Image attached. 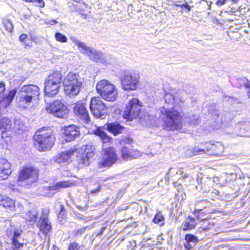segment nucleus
Wrapping results in <instances>:
<instances>
[{"label":"nucleus","mask_w":250,"mask_h":250,"mask_svg":"<svg viewBox=\"0 0 250 250\" xmlns=\"http://www.w3.org/2000/svg\"><path fill=\"white\" fill-rule=\"evenodd\" d=\"M166 103L173 104V107L167 109L163 107L159 113V118L163 122V127L167 131H175L182 127V117L177 110L184 104L181 99L175 97L170 94H166L165 96Z\"/></svg>","instance_id":"nucleus-1"},{"label":"nucleus","mask_w":250,"mask_h":250,"mask_svg":"<svg viewBox=\"0 0 250 250\" xmlns=\"http://www.w3.org/2000/svg\"><path fill=\"white\" fill-rule=\"evenodd\" d=\"M40 88L36 85H23L20 89L16 101L20 107L26 108L33 104L40 96Z\"/></svg>","instance_id":"nucleus-2"},{"label":"nucleus","mask_w":250,"mask_h":250,"mask_svg":"<svg viewBox=\"0 0 250 250\" xmlns=\"http://www.w3.org/2000/svg\"><path fill=\"white\" fill-rule=\"evenodd\" d=\"M76 153L77 161L79 165H86L89 159L94 155V148L90 145H83L78 148H72L69 150L61 153V157L65 162H68L71 157Z\"/></svg>","instance_id":"nucleus-3"},{"label":"nucleus","mask_w":250,"mask_h":250,"mask_svg":"<svg viewBox=\"0 0 250 250\" xmlns=\"http://www.w3.org/2000/svg\"><path fill=\"white\" fill-rule=\"evenodd\" d=\"M35 148L40 151L49 150L53 146L55 136L51 129L41 128L37 131L34 137Z\"/></svg>","instance_id":"nucleus-4"},{"label":"nucleus","mask_w":250,"mask_h":250,"mask_svg":"<svg viewBox=\"0 0 250 250\" xmlns=\"http://www.w3.org/2000/svg\"><path fill=\"white\" fill-rule=\"evenodd\" d=\"M64 91L68 96H74L81 90L82 82L79 75L73 72H69L63 81Z\"/></svg>","instance_id":"nucleus-5"},{"label":"nucleus","mask_w":250,"mask_h":250,"mask_svg":"<svg viewBox=\"0 0 250 250\" xmlns=\"http://www.w3.org/2000/svg\"><path fill=\"white\" fill-rule=\"evenodd\" d=\"M96 89L97 93L105 101L114 102L118 97L117 88L108 80H102L97 83Z\"/></svg>","instance_id":"nucleus-6"},{"label":"nucleus","mask_w":250,"mask_h":250,"mask_svg":"<svg viewBox=\"0 0 250 250\" xmlns=\"http://www.w3.org/2000/svg\"><path fill=\"white\" fill-rule=\"evenodd\" d=\"M62 75L56 71L49 75L44 83L45 101L46 98L55 96L59 92L62 82Z\"/></svg>","instance_id":"nucleus-7"},{"label":"nucleus","mask_w":250,"mask_h":250,"mask_svg":"<svg viewBox=\"0 0 250 250\" xmlns=\"http://www.w3.org/2000/svg\"><path fill=\"white\" fill-rule=\"evenodd\" d=\"M39 171L32 167H25L19 172L17 183L19 186H29L35 184L38 180Z\"/></svg>","instance_id":"nucleus-8"},{"label":"nucleus","mask_w":250,"mask_h":250,"mask_svg":"<svg viewBox=\"0 0 250 250\" xmlns=\"http://www.w3.org/2000/svg\"><path fill=\"white\" fill-rule=\"evenodd\" d=\"M70 40L77 46L78 49L83 54L88 56L93 62L105 63V55L94 48L87 46L84 43L80 41L75 37H70Z\"/></svg>","instance_id":"nucleus-9"},{"label":"nucleus","mask_w":250,"mask_h":250,"mask_svg":"<svg viewBox=\"0 0 250 250\" xmlns=\"http://www.w3.org/2000/svg\"><path fill=\"white\" fill-rule=\"evenodd\" d=\"M142 103L137 98L129 96L126 103L123 116L129 120L136 119L141 111Z\"/></svg>","instance_id":"nucleus-10"},{"label":"nucleus","mask_w":250,"mask_h":250,"mask_svg":"<svg viewBox=\"0 0 250 250\" xmlns=\"http://www.w3.org/2000/svg\"><path fill=\"white\" fill-rule=\"evenodd\" d=\"M21 232L20 228L16 227L13 222H9V226L6 229V234L11 238L12 243L10 246L4 250H23L24 244L19 242L18 240Z\"/></svg>","instance_id":"nucleus-11"},{"label":"nucleus","mask_w":250,"mask_h":250,"mask_svg":"<svg viewBox=\"0 0 250 250\" xmlns=\"http://www.w3.org/2000/svg\"><path fill=\"white\" fill-rule=\"evenodd\" d=\"M45 110L48 113L52 114L54 116L60 118L67 117L69 109L60 101H55L51 104H47Z\"/></svg>","instance_id":"nucleus-12"},{"label":"nucleus","mask_w":250,"mask_h":250,"mask_svg":"<svg viewBox=\"0 0 250 250\" xmlns=\"http://www.w3.org/2000/svg\"><path fill=\"white\" fill-rule=\"evenodd\" d=\"M90 109L93 115L98 118L104 119L107 114V108L99 97H93L91 99Z\"/></svg>","instance_id":"nucleus-13"},{"label":"nucleus","mask_w":250,"mask_h":250,"mask_svg":"<svg viewBox=\"0 0 250 250\" xmlns=\"http://www.w3.org/2000/svg\"><path fill=\"white\" fill-rule=\"evenodd\" d=\"M140 76L138 74L127 72L121 79L123 89L134 90L137 89L139 83Z\"/></svg>","instance_id":"nucleus-14"},{"label":"nucleus","mask_w":250,"mask_h":250,"mask_svg":"<svg viewBox=\"0 0 250 250\" xmlns=\"http://www.w3.org/2000/svg\"><path fill=\"white\" fill-rule=\"evenodd\" d=\"M102 159L99 163L100 168L109 167L115 163L117 156L113 147L106 148L103 150Z\"/></svg>","instance_id":"nucleus-15"},{"label":"nucleus","mask_w":250,"mask_h":250,"mask_svg":"<svg viewBox=\"0 0 250 250\" xmlns=\"http://www.w3.org/2000/svg\"><path fill=\"white\" fill-rule=\"evenodd\" d=\"M75 115L83 120L85 123L90 122V117L84 103L79 102L74 104L73 107Z\"/></svg>","instance_id":"nucleus-16"},{"label":"nucleus","mask_w":250,"mask_h":250,"mask_svg":"<svg viewBox=\"0 0 250 250\" xmlns=\"http://www.w3.org/2000/svg\"><path fill=\"white\" fill-rule=\"evenodd\" d=\"M63 134L66 141L71 142L79 135V128L75 125L66 126Z\"/></svg>","instance_id":"nucleus-17"},{"label":"nucleus","mask_w":250,"mask_h":250,"mask_svg":"<svg viewBox=\"0 0 250 250\" xmlns=\"http://www.w3.org/2000/svg\"><path fill=\"white\" fill-rule=\"evenodd\" d=\"M11 172L10 163L5 159H0V180L6 179Z\"/></svg>","instance_id":"nucleus-18"},{"label":"nucleus","mask_w":250,"mask_h":250,"mask_svg":"<svg viewBox=\"0 0 250 250\" xmlns=\"http://www.w3.org/2000/svg\"><path fill=\"white\" fill-rule=\"evenodd\" d=\"M40 231L46 234L51 229V223L48 219L47 214L43 213L37 224Z\"/></svg>","instance_id":"nucleus-19"},{"label":"nucleus","mask_w":250,"mask_h":250,"mask_svg":"<svg viewBox=\"0 0 250 250\" xmlns=\"http://www.w3.org/2000/svg\"><path fill=\"white\" fill-rule=\"evenodd\" d=\"M183 173L184 171L181 168L171 167L169 169L167 172L166 178H167V180L172 178L173 181L179 180L180 178L184 179L188 177V174L184 173L183 176H182Z\"/></svg>","instance_id":"nucleus-20"},{"label":"nucleus","mask_w":250,"mask_h":250,"mask_svg":"<svg viewBox=\"0 0 250 250\" xmlns=\"http://www.w3.org/2000/svg\"><path fill=\"white\" fill-rule=\"evenodd\" d=\"M17 92V89H14L10 90L8 94L3 95L0 100V109L6 108L10 105Z\"/></svg>","instance_id":"nucleus-21"},{"label":"nucleus","mask_w":250,"mask_h":250,"mask_svg":"<svg viewBox=\"0 0 250 250\" xmlns=\"http://www.w3.org/2000/svg\"><path fill=\"white\" fill-rule=\"evenodd\" d=\"M121 156L124 159L129 160L137 158L140 156V152L138 151L131 149L127 146H123L121 149Z\"/></svg>","instance_id":"nucleus-22"},{"label":"nucleus","mask_w":250,"mask_h":250,"mask_svg":"<svg viewBox=\"0 0 250 250\" xmlns=\"http://www.w3.org/2000/svg\"><path fill=\"white\" fill-rule=\"evenodd\" d=\"M105 126L107 130L113 133L114 136L121 134L124 130V127L117 122L107 123Z\"/></svg>","instance_id":"nucleus-23"},{"label":"nucleus","mask_w":250,"mask_h":250,"mask_svg":"<svg viewBox=\"0 0 250 250\" xmlns=\"http://www.w3.org/2000/svg\"><path fill=\"white\" fill-rule=\"evenodd\" d=\"M184 243L185 248L188 250L194 247L198 242V238L195 235L192 234H187L185 235Z\"/></svg>","instance_id":"nucleus-24"},{"label":"nucleus","mask_w":250,"mask_h":250,"mask_svg":"<svg viewBox=\"0 0 250 250\" xmlns=\"http://www.w3.org/2000/svg\"><path fill=\"white\" fill-rule=\"evenodd\" d=\"M0 206L12 210L15 208V202L9 197L0 195Z\"/></svg>","instance_id":"nucleus-25"},{"label":"nucleus","mask_w":250,"mask_h":250,"mask_svg":"<svg viewBox=\"0 0 250 250\" xmlns=\"http://www.w3.org/2000/svg\"><path fill=\"white\" fill-rule=\"evenodd\" d=\"M39 215V211L35 209H31L26 212L24 217L29 225H34L36 222Z\"/></svg>","instance_id":"nucleus-26"},{"label":"nucleus","mask_w":250,"mask_h":250,"mask_svg":"<svg viewBox=\"0 0 250 250\" xmlns=\"http://www.w3.org/2000/svg\"><path fill=\"white\" fill-rule=\"evenodd\" d=\"M196 225V219L188 216L184 224L182 226L183 230H190L195 228Z\"/></svg>","instance_id":"nucleus-27"},{"label":"nucleus","mask_w":250,"mask_h":250,"mask_svg":"<svg viewBox=\"0 0 250 250\" xmlns=\"http://www.w3.org/2000/svg\"><path fill=\"white\" fill-rule=\"evenodd\" d=\"M94 133L100 137L103 143L110 142L111 138L107 135L101 127H98L94 132Z\"/></svg>","instance_id":"nucleus-28"},{"label":"nucleus","mask_w":250,"mask_h":250,"mask_svg":"<svg viewBox=\"0 0 250 250\" xmlns=\"http://www.w3.org/2000/svg\"><path fill=\"white\" fill-rule=\"evenodd\" d=\"M72 185V184L67 181H63L57 183L55 185L48 187L47 188L48 190H56L61 188H66L70 187Z\"/></svg>","instance_id":"nucleus-29"},{"label":"nucleus","mask_w":250,"mask_h":250,"mask_svg":"<svg viewBox=\"0 0 250 250\" xmlns=\"http://www.w3.org/2000/svg\"><path fill=\"white\" fill-rule=\"evenodd\" d=\"M12 126L11 121L7 117L0 119V129H3L5 131L9 130Z\"/></svg>","instance_id":"nucleus-30"},{"label":"nucleus","mask_w":250,"mask_h":250,"mask_svg":"<svg viewBox=\"0 0 250 250\" xmlns=\"http://www.w3.org/2000/svg\"><path fill=\"white\" fill-rule=\"evenodd\" d=\"M214 225V222L212 220H205L202 221V225L200 229L204 231H208Z\"/></svg>","instance_id":"nucleus-31"},{"label":"nucleus","mask_w":250,"mask_h":250,"mask_svg":"<svg viewBox=\"0 0 250 250\" xmlns=\"http://www.w3.org/2000/svg\"><path fill=\"white\" fill-rule=\"evenodd\" d=\"M210 148H201L199 147H196L193 148L192 150H190L191 152V154L187 153V155L189 157H191L193 155L199 154L200 153H206V151L208 150Z\"/></svg>","instance_id":"nucleus-32"},{"label":"nucleus","mask_w":250,"mask_h":250,"mask_svg":"<svg viewBox=\"0 0 250 250\" xmlns=\"http://www.w3.org/2000/svg\"><path fill=\"white\" fill-rule=\"evenodd\" d=\"M105 63H102L105 66L110 67V66H114L116 63V60L115 58H112L109 56L105 55Z\"/></svg>","instance_id":"nucleus-33"},{"label":"nucleus","mask_w":250,"mask_h":250,"mask_svg":"<svg viewBox=\"0 0 250 250\" xmlns=\"http://www.w3.org/2000/svg\"><path fill=\"white\" fill-rule=\"evenodd\" d=\"M239 0H217L216 4L218 6H222L225 4H228L232 5L234 3L238 2Z\"/></svg>","instance_id":"nucleus-34"},{"label":"nucleus","mask_w":250,"mask_h":250,"mask_svg":"<svg viewBox=\"0 0 250 250\" xmlns=\"http://www.w3.org/2000/svg\"><path fill=\"white\" fill-rule=\"evenodd\" d=\"M153 222L157 224H160L161 226L164 224V218L161 212H158L155 215L153 219Z\"/></svg>","instance_id":"nucleus-35"},{"label":"nucleus","mask_w":250,"mask_h":250,"mask_svg":"<svg viewBox=\"0 0 250 250\" xmlns=\"http://www.w3.org/2000/svg\"><path fill=\"white\" fill-rule=\"evenodd\" d=\"M2 24L6 31L10 33L12 32L13 25L9 20L6 19L3 20Z\"/></svg>","instance_id":"nucleus-36"},{"label":"nucleus","mask_w":250,"mask_h":250,"mask_svg":"<svg viewBox=\"0 0 250 250\" xmlns=\"http://www.w3.org/2000/svg\"><path fill=\"white\" fill-rule=\"evenodd\" d=\"M186 122L191 125H196L199 123V117L196 115H191L187 119Z\"/></svg>","instance_id":"nucleus-37"},{"label":"nucleus","mask_w":250,"mask_h":250,"mask_svg":"<svg viewBox=\"0 0 250 250\" xmlns=\"http://www.w3.org/2000/svg\"><path fill=\"white\" fill-rule=\"evenodd\" d=\"M55 38L58 42L62 43H65L67 42V37L65 35L59 32L55 33Z\"/></svg>","instance_id":"nucleus-38"},{"label":"nucleus","mask_w":250,"mask_h":250,"mask_svg":"<svg viewBox=\"0 0 250 250\" xmlns=\"http://www.w3.org/2000/svg\"><path fill=\"white\" fill-rule=\"evenodd\" d=\"M14 126L17 130H22L24 127L23 121L20 119H15L14 121Z\"/></svg>","instance_id":"nucleus-39"},{"label":"nucleus","mask_w":250,"mask_h":250,"mask_svg":"<svg viewBox=\"0 0 250 250\" xmlns=\"http://www.w3.org/2000/svg\"><path fill=\"white\" fill-rule=\"evenodd\" d=\"M87 228H91V227L90 226H85L82 227L79 229H75L74 231V233L76 236H81L85 232Z\"/></svg>","instance_id":"nucleus-40"},{"label":"nucleus","mask_w":250,"mask_h":250,"mask_svg":"<svg viewBox=\"0 0 250 250\" xmlns=\"http://www.w3.org/2000/svg\"><path fill=\"white\" fill-rule=\"evenodd\" d=\"M244 86L246 88L248 93V96L250 98V83L246 78H243Z\"/></svg>","instance_id":"nucleus-41"},{"label":"nucleus","mask_w":250,"mask_h":250,"mask_svg":"<svg viewBox=\"0 0 250 250\" xmlns=\"http://www.w3.org/2000/svg\"><path fill=\"white\" fill-rule=\"evenodd\" d=\"M80 247L78 243L76 242H72L70 244L68 248V250H79Z\"/></svg>","instance_id":"nucleus-42"},{"label":"nucleus","mask_w":250,"mask_h":250,"mask_svg":"<svg viewBox=\"0 0 250 250\" xmlns=\"http://www.w3.org/2000/svg\"><path fill=\"white\" fill-rule=\"evenodd\" d=\"M60 209H61V210H60V211L59 213L58 217L59 218H61L63 219V218H64L65 217V213H64L65 208H64V207L62 205H61L60 206Z\"/></svg>","instance_id":"nucleus-43"},{"label":"nucleus","mask_w":250,"mask_h":250,"mask_svg":"<svg viewBox=\"0 0 250 250\" xmlns=\"http://www.w3.org/2000/svg\"><path fill=\"white\" fill-rule=\"evenodd\" d=\"M27 37L28 36H27V34H22L21 35V36L19 37V40L21 42H24V45L25 46H28V44H27L26 43V40L27 38Z\"/></svg>","instance_id":"nucleus-44"},{"label":"nucleus","mask_w":250,"mask_h":250,"mask_svg":"<svg viewBox=\"0 0 250 250\" xmlns=\"http://www.w3.org/2000/svg\"><path fill=\"white\" fill-rule=\"evenodd\" d=\"M175 5L176 6L180 7L182 8L186 9L188 11L190 10V6L188 5L187 2H185L183 4H175Z\"/></svg>","instance_id":"nucleus-45"},{"label":"nucleus","mask_w":250,"mask_h":250,"mask_svg":"<svg viewBox=\"0 0 250 250\" xmlns=\"http://www.w3.org/2000/svg\"><path fill=\"white\" fill-rule=\"evenodd\" d=\"M62 155H61V154L60 153L59 154H58L57 156H56V157H55L54 158V161L57 163H59V164H61L62 163H63V162H65L64 160H63L62 159V157H61Z\"/></svg>","instance_id":"nucleus-46"},{"label":"nucleus","mask_w":250,"mask_h":250,"mask_svg":"<svg viewBox=\"0 0 250 250\" xmlns=\"http://www.w3.org/2000/svg\"><path fill=\"white\" fill-rule=\"evenodd\" d=\"M95 220H96V218L92 216H84L83 218V220L85 223H88L90 221H93Z\"/></svg>","instance_id":"nucleus-47"},{"label":"nucleus","mask_w":250,"mask_h":250,"mask_svg":"<svg viewBox=\"0 0 250 250\" xmlns=\"http://www.w3.org/2000/svg\"><path fill=\"white\" fill-rule=\"evenodd\" d=\"M5 89V84L3 82L0 83V93L3 92Z\"/></svg>","instance_id":"nucleus-48"},{"label":"nucleus","mask_w":250,"mask_h":250,"mask_svg":"<svg viewBox=\"0 0 250 250\" xmlns=\"http://www.w3.org/2000/svg\"><path fill=\"white\" fill-rule=\"evenodd\" d=\"M200 190L204 193H208L209 191V188H206L202 185L200 186Z\"/></svg>","instance_id":"nucleus-49"},{"label":"nucleus","mask_w":250,"mask_h":250,"mask_svg":"<svg viewBox=\"0 0 250 250\" xmlns=\"http://www.w3.org/2000/svg\"><path fill=\"white\" fill-rule=\"evenodd\" d=\"M57 22H58L56 20H52L49 21L47 22H46V23L49 24L51 25H54V24H56Z\"/></svg>","instance_id":"nucleus-50"},{"label":"nucleus","mask_w":250,"mask_h":250,"mask_svg":"<svg viewBox=\"0 0 250 250\" xmlns=\"http://www.w3.org/2000/svg\"><path fill=\"white\" fill-rule=\"evenodd\" d=\"M101 187L100 185H99L98 188L96 189L92 190L91 191V193H96L99 192L101 190Z\"/></svg>","instance_id":"nucleus-51"},{"label":"nucleus","mask_w":250,"mask_h":250,"mask_svg":"<svg viewBox=\"0 0 250 250\" xmlns=\"http://www.w3.org/2000/svg\"><path fill=\"white\" fill-rule=\"evenodd\" d=\"M219 193V192L218 190H215V191H212L210 193L211 197H214L215 196L218 195Z\"/></svg>","instance_id":"nucleus-52"},{"label":"nucleus","mask_w":250,"mask_h":250,"mask_svg":"<svg viewBox=\"0 0 250 250\" xmlns=\"http://www.w3.org/2000/svg\"><path fill=\"white\" fill-rule=\"evenodd\" d=\"M39 6L41 7H43L44 6V2L43 0H38Z\"/></svg>","instance_id":"nucleus-53"},{"label":"nucleus","mask_w":250,"mask_h":250,"mask_svg":"<svg viewBox=\"0 0 250 250\" xmlns=\"http://www.w3.org/2000/svg\"><path fill=\"white\" fill-rule=\"evenodd\" d=\"M75 213L78 218L83 220V218L84 216H83V215L81 214L80 213H79L78 212Z\"/></svg>","instance_id":"nucleus-54"},{"label":"nucleus","mask_w":250,"mask_h":250,"mask_svg":"<svg viewBox=\"0 0 250 250\" xmlns=\"http://www.w3.org/2000/svg\"><path fill=\"white\" fill-rule=\"evenodd\" d=\"M183 0H178L176 2L178 3L179 4H180Z\"/></svg>","instance_id":"nucleus-55"},{"label":"nucleus","mask_w":250,"mask_h":250,"mask_svg":"<svg viewBox=\"0 0 250 250\" xmlns=\"http://www.w3.org/2000/svg\"><path fill=\"white\" fill-rule=\"evenodd\" d=\"M217 112V111L213 110V112H214V116H218V114H216Z\"/></svg>","instance_id":"nucleus-56"},{"label":"nucleus","mask_w":250,"mask_h":250,"mask_svg":"<svg viewBox=\"0 0 250 250\" xmlns=\"http://www.w3.org/2000/svg\"><path fill=\"white\" fill-rule=\"evenodd\" d=\"M78 208L79 209H80V210H81V209H82L83 208H82V207H78Z\"/></svg>","instance_id":"nucleus-57"},{"label":"nucleus","mask_w":250,"mask_h":250,"mask_svg":"<svg viewBox=\"0 0 250 250\" xmlns=\"http://www.w3.org/2000/svg\"><path fill=\"white\" fill-rule=\"evenodd\" d=\"M198 210H195L194 212V213L196 215V213L197 212Z\"/></svg>","instance_id":"nucleus-58"},{"label":"nucleus","mask_w":250,"mask_h":250,"mask_svg":"<svg viewBox=\"0 0 250 250\" xmlns=\"http://www.w3.org/2000/svg\"><path fill=\"white\" fill-rule=\"evenodd\" d=\"M4 133L2 131V137L3 138L4 137Z\"/></svg>","instance_id":"nucleus-59"},{"label":"nucleus","mask_w":250,"mask_h":250,"mask_svg":"<svg viewBox=\"0 0 250 250\" xmlns=\"http://www.w3.org/2000/svg\"><path fill=\"white\" fill-rule=\"evenodd\" d=\"M210 113L211 114V115L214 117L213 115H214V113Z\"/></svg>","instance_id":"nucleus-60"}]
</instances>
